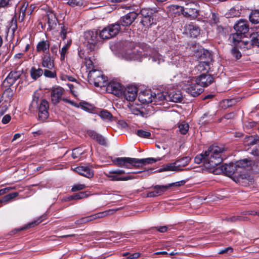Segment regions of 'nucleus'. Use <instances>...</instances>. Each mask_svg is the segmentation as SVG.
<instances>
[{
  "label": "nucleus",
  "mask_w": 259,
  "mask_h": 259,
  "mask_svg": "<svg viewBox=\"0 0 259 259\" xmlns=\"http://www.w3.org/2000/svg\"><path fill=\"white\" fill-rule=\"evenodd\" d=\"M22 74L21 71H12L4 80L3 82L4 85L6 87H10L20 77Z\"/></svg>",
  "instance_id": "11"
},
{
  "label": "nucleus",
  "mask_w": 259,
  "mask_h": 259,
  "mask_svg": "<svg viewBox=\"0 0 259 259\" xmlns=\"http://www.w3.org/2000/svg\"><path fill=\"white\" fill-rule=\"evenodd\" d=\"M250 162L248 161L247 159H244L236 163H231L230 164H221V163L219 164L212 169V172L215 175H220L224 173L229 177H231L235 175L238 172L239 169L242 167H245L250 165Z\"/></svg>",
  "instance_id": "3"
},
{
  "label": "nucleus",
  "mask_w": 259,
  "mask_h": 259,
  "mask_svg": "<svg viewBox=\"0 0 259 259\" xmlns=\"http://www.w3.org/2000/svg\"><path fill=\"white\" fill-rule=\"evenodd\" d=\"M82 154V152L81 151L79 148H76L72 150V157L73 159H76Z\"/></svg>",
  "instance_id": "61"
},
{
  "label": "nucleus",
  "mask_w": 259,
  "mask_h": 259,
  "mask_svg": "<svg viewBox=\"0 0 259 259\" xmlns=\"http://www.w3.org/2000/svg\"><path fill=\"white\" fill-rule=\"evenodd\" d=\"M46 21L48 25V30H51L55 28L57 23V18L55 14L53 12H50L47 14Z\"/></svg>",
  "instance_id": "24"
},
{
  "label": "nucleus",
  "mask_w": 259,
  "mask_h": 259,
  "mask_svg": "<svg viewBox=\"0 0 259 259\" xmlns=\"http://www.w3.org/2000/svg\"><path fill=\"white\" fill-rule=\"evenodd\" d=\"M234 29L237 32H238L242 35H244L249 31V28L248 22L244 20H240L234 26Z\"/></svg>",
  "instance_id": "15"
},
{
  "label": "nucleus",
  "mask_w": 259,
  "mask_h": 259,
  "mask_svg": "<svg viewBox=\"0 0 259 259\" xmlns=\"http://www.w3.org/2000/svg\"><path fill=\"white\" fill-rule=\"evenodd\" d=\"M115 211V210L113 209H109L106 211L100 212L99 213L93 214L91 215V218L92 219V221L95 220L96 219H101L103 218L108 214H110V212L113 213Z\"/></svg>",
  "instance_id": "31"
},
{
  "label": "nucleus",
  "mask_w": 259,
  "mask_h": 259,
  "mask_svg": "<svg viewBox=\"0 0 259 259\" xmlns=\"http://www.w3.org/2000/svg\"><path fill=\"white\" fill-rule=\"evenodd\" d=\"M250 39L253 47H259V31L251 33Z\"/></svg>",
  "instance_id": "37"
},
{
  "label": "nucleus",
  "mask_w": 259,
  "mask_h": 259,
  "mask_svg": "<svg viewBox=\"0 0 259 259\" xmlns=\"http://www.w3.org/2000/svg\"><path fill=\"white\" fill-rule=\"evenodd\" d=\"M79 106L84 110L89 112H92L94 109V107L92 105L85 102H80Z\"/></svg>",
  "instance_id": "42"
},
{
  "label": "nucleus",
  "mask_w": 259,
  "mask_h": 259,
  "mask_svg": "<svg viewBox=\"0 0 259 259\" xmlns=\"http://www.w3.org/2000/svg\"><path fill=\"white\" fill-rule=\"evenodd\" d=\"M227 220L230 222H236L237 221H247V218L246 217H243L241 216H232L231 217L227 218Z\"/></svg>",
  "instance_id": "55"
},
{
  "label": "nucleus",
  "mask_w": 259,
  "mask_h": 259,
  "mask_svg": "<svg viewBox=\"0 0 259 259\" xmlns=\"http://www.w3.org/2000/svg\"><path fill=\"white\" fill-rule=\"evenodd\" d=\"M50 45L48 40H41L39 41L37 46L36 50L38 53H43L44 54H49Z\"/></svg>",
  "instance_id": "23"
},
{
  "label": "nucleus",
  "mask_w": 259,
  "mask_h": 259,
  "mask_svg": "<svg viewBox=\"0 0 259 259\" xmlns=\"http://www.w3.org/2000/svg\"><path fill=\"white\" fill-rule=\"evenodd\" d=\"M60 35L61 38L64 40L66 38V34L70 31L67 25L61 24Z\"/></svg>",
  "instance_id": "48"
},
{
  "label": "nucleus",
  "mask_w": 259,
  "mask_h": 259,
  "mask_svg": "<svg viewBox=\"0 0 259 259\" xmlns=\"http://www.w3.org/2000/svg\"><path fill=\"white\" fill-rule=\"evenodd\" d=\"M176 162L167 163L164 164L161 166L160 169V171H175L177 172L181 171V169H179L177 166V163Z\"/></svg>",
  "instance_id": "27"
},
{
  "label": "nucleus",
  "mask_w": 259,
  "mask_h": 259,
  "mask_svg": "<svg viewBox=\"0 0 259 259\" xmlns=\"http://www.w3.org/2000/svg\"><path fill=\"white\" fill-rule=\"evenodd\" d=\"M11 5V0H0V8H5Z\"/></svg>",
  "instance_id": "62"
},
{
  "label": "nucleus",
  "mask_w": 259,
  "mask_h": 259,
  "mask_svg": "<svg viewBox=\"0 0 259 259\" xmlns=\"http://www.w3.org/2000/svg\"><path fill=\"white\" fill-rule=\"evenodd\" d=\"M253 46L251 41H242L241 40L237 47L239 48L243 51L251 49Z\"/></svg>",
  "instance_id": "40"
},
{
  "label": "nucleus",
  "mask_w": 259,
  "mask_h": 259,
  "mask_svg": "<svg viewBox=\"0 0 259 259\" xmlns=\"http://www.w3.org/2000/svg\"><path fill=\"white\" fill-rule=\"evenodd\" d=\"M170 188V186L167 185H155L153 187L154 190H155L158 196L161 195L163 193L166 191Z\"/></svg>",
  "instance_id": "36"
},
{
  "label": "nucleus",
  "mask_w": 259,
  "mask_h": 259,
  "mask_svg": "<svg viewBox=\"0 0 259 259\" xmlns=\"http://www.w3.org/2000/svg\"><path fill=\"white\" fill-rule=\"evenodd\" d=\"M41 66L49 69H53L54 68V57L51 54H43L41 56Z\"/></svg>",
  "instance_id": "16"
},
{
  "label": "nucleus",
  "mask_w": 259,
  "mask_h": 259,
  "mask_svg": "<svg viewBox=\"0 0 259 259\" xmlns=\"http://www.w3.org/2000/svg\"><path fill=\"white\" fill-rule=\"evenodd\" d=\"M99 33L97 30H88L84 33V42L88 49L92 51L94 50L98 40Z\"/></svg>",
  "instance_id": "7"
},
{
  "label": "nucleus",
  "mask_w": 259,
  "mask_h": 259,
  "mask_svg": "<svg viewBox=\"0 0 259 259\" xmlns=\"http://www.w3.org/2000/svg\"><path fill=\"white\" fill-rule=\"evenodd\" d=\"M165 248H166L167 251H158V252L154 253V254L156 255L169 254L170 255H173L177 254V252H175L174 251H169V245H168V243H165Z\"/></svg>",
  "instance_id": "47"
},
{
  "label": "nucleus",
  "mask_w": 259,
  "mask_h": 259,
  "mask_svg": "<svg viewBox=\"0 0 259 259\" xmlns=\"http://www.w3.org/2000/svg\"><path fill=\"white\" fill-rule=\"evenodd\" d=\"M120 24L118 23L112 24L100 31L99 36L102 39H108L115 36L119 32Z\"/></svg>",
  "instance_id": "6"
},
{
  "label": "nucleus",
  "mask_w": 259,
  "mask_h": 259,
  "mask_svg": "<svg viewBox=\"0 0 259 259\" xmlns=\"http://www.w3.org/2000/svg\"><path fill=\"white\" fill-rule=\"evenodd\" d=\"M209 62L200 61L197 68L199 71L207 70L209 68Z\"/></svg>",
  "instance_id": "51"
},
{
  "label": "nucleus",
  "mask_w": 259,
  "mask_h": 259,
  "mask_svg": "<svg viewBox=\"0 0 259 259\" xmlns=\"http://www.w3.org/2000/svg\"><path fill=\"white\" fill-rule=\"evenodd\" d=\"M11 119V116L9 114H6L3 117L2 122L3 124H7L9 122Z\"/></svg>",
  "instance_id": "64"
},
{
  "label": "nucleus",
  "mask_w": 259,
  "mask_h": 259,
  "mask_svg": "<svg viewBox=\"0 0 259 259\" xmlns=\"http://www.w3.org/2000/svg\"><path fill=\"white\" fill-rule=\"evenodd\" d=\"M19 195V193L18 192H14L12 193H10L9 194H7L4 197H3L0 199V203H6L7 202H9L11 201H12L14 198L18 196Z\"/></svg>",
  "instance_id": "34"
},
{
  "label": "nucleus",
  "mask_w": 259,
  "mask_h": 259,
  "mask_svg": "<svg viewBox=\"0 0 259 259\" xmlns=\"http://www.w3.org/2000/svg\"><path fill=\"white\" fill-rule=\"evenodd\" d=\"M243 35L237 32L231 34L229 36L230 42L233 44L236 47L239 42L242 40L241 39Z\"/></svg>",
  "instance_id": "29"
},
{
  "label": "nucleus",
  "mask_w": 259,
  "mask_h": 259,
  "mask_svg": "<svg viewBox=\"0 0 259 259\" xmlns=\"http://www.w3.org/2000/svg\"><path fill=\"white\" fill-rule=\"evenodd\" d=\"M220 23V19L218 15L213 13L210 20V23L212 27L218 25Z\"/></svg>",
  "instance_id": "53"
},
{
  "label": "nucleus",
  "mask_w": 259,
  "mask_h": 259,
  "mask_svg": "<svg viewBox=\"0 0 259 259\" xmlns=\"http://www.w3.org/2000/svg\"><path fill=\"white\" fill-rule=\"evenodd\" d=\"M238 47H234L231 50V54L233 57L236 60L239 59L241 57V54L237 49Z\"/></svg>",
  "instance_id": "52"
},
{
  "label": "nucleus",
  "mask_w": 259,
  "mask_h": 259,
  "mask_svg": "<svg viewBox=\"0 0 259 259\" xmlns=\"http://www.w3.org/2000/svg\"><path fill=\"white\" fill-rule=\"evenodd\" d=\"M249 19L252 24H257L259 23V11L255 10L252 11L249 15Z\"/></svg>",
  "instance_id": "35"
},
{
  "label": "nucleus",
  "mask_w": 259,
  "mask_h": 259,
  "mask_svg": "<svg viewBox=\"0 0 259 259\" xmlns=\"http://www.w3.org/2000/svg\"><path fill=\"white\" fill-rule=\"evenodd\" d=\"M224 151L222 147L211 145L203 153L197 155L194 158V162L197 164L203 162L205 167L212 171L213 168L222 163V153Z\"/></svg>",
  "instance_id": "1"
},
{
  "label": "nucleus",
  "mask_w": 259,
  "mask_h": 259,
  "mask_svg": "<svg viewBox=\"0 0 259 259\" xmlns=\"http://www.w3.org/2000/svg\"><path fill=\"white\" fill-rule=\"evenodd\" d=\"M235 114L234 112H230L229 113L225 114L222 118V120L223 118L226 119H233L235 117Z\"/></svg>",
  "instance_id": "63"
},
{
  "label": "nucleus",
  "mask_w": 259,
  "mask_h": 259,
  "mask_svg": "<svg viewBox=\"0 0 259 259\" xmlns=\"http://www.w3.org/2000/svg\"><path fill=\"white\" fill-rule=\"evenodd\" d=\"M92 221L91 215L82 218L79 220H76L75 222V224L76 225H80L82 224H85L89 222Z\"/></svg>",
  "instance_id": "54"
},
{
  "label": "nucleus",
  "mask_w": 259,
  "mask_h": 259,
  "mask_svg": "<svg viewBox=\"0 0 259 259\" xmlns=\"http://www.w3.org/2000/svg\"><path fill=\"white\" fill-rule=\"evenodd\" d=\"M196 6L194 3H189L185 7H179L178 8L185 17L194 19L198 15V11L195 8Z\"/></svg>",
  "instance_id": "8"
},
{
  "label": "nucleus",
  "mask_w": 259,
  "mask_h": 259,
  "mask_svg": "<svg viewBox=\"0 0 259 259\" xmlns=\"http://www.w3.org/2000/svg\"><path fill=\"white\" fill-rule=\"evenodd\" d=\"M161 160V158H146L138 159L131 157H117L112 160L113 163L119 167L126 168H139L147 164L155 163Z\"/></svg>",
  "instance_id": "2"
},
{
  "label": "nucleus",
  "mask_w": 259,
  "mask_h": 259,
  "mask_svg": "<svg viewBox=\"0 0 259 259\" xmlns=\"http://www.w3.org/2000/svg\"><path fill=\"white\" fill-rule=\"evenodd\" d=\"M49 103L46 100L42 99L39 100L38 97H34L29 105V110L31 112L38 110V118L44 122L49 117Z\"/></svg>",
  "instance_id": "4"
},
{
  "label": "nucleus",
  "mask_w": 259,
  "mask_h": 259,
  "mask_svg": "<svg viewBox=\"0 0 259 259\" xmlns=\"http://www.w3.org/2000/svg\"><path fill=\"white\" fill-rule=\"evenodd\" d=\"M74 170L78 174L88 178H92L94 175V170L88 166H77L75 168Z\"/></svg>",
  "instance_id": "21"
},
{
  "label": "nucleus",
  "mask_w": 259,
  "mask_h": 259,
  "mask_svg": "<svg viewBox=\"0 0 259 259\" xmlns=\"http://www.w3.org/2000/svg\"><path fill=\"white\" fill-rule=\"evenodd\" d=\"M82 0H68L67 4L72 6H80L82 5Z\"/></svg>",
  "instance_id": "57"
},
{
  "label": "nucleus",
  "mask_w": 259,
  "mask_h": 259,
  "mask_svg": "<svg viewBox=\"0 0 259 259\" xmlns=\"http://www.w3.org/2000/svg\"><path fill=\"white\" fill-rule=\"evenodd\" d=\"M136 134L141 138H149L151 136V133L148 131L142 130L137 131Z\"/></svg>",
  "instance_id": "49"
},
{
  "label": "nucleus",
  "mask_w": 259,
  "mask_h": 259,
  "mask_svg": "<svg viewBox=\"0 0 259 259\" xmlns=\"http://www.w3.org/2000/svg\"><path fill=\"white\" fill-rule=\"evenodd\" d=\"M167 92H162L153 93V102L154 104L161 105L167 102Z\"/></svg>",
  "instance_id": "22"
},
{
  "label": "nucleus",
  "mask_w": 259,
  "mask_h": 259,
  "mask_svg": "<svg viewBox=\"0 0 259 259\" xmlns=\"http://www.w3.org/2000/svg\"><path fill=\"white\" fill-rule=\"evenodd\" d=\"M39 223H40V221H39L38 220L35 221L32 223L28 224V225H27L26 226H25L24 227H21L20 228H18V229H15L12 230L10 232V234H11V235H13V234H16L18 232L23 231L28 228H31V227H34V226L39 224Z\"/></svg>",
  "instance_id": "32"
},
{
  "label": "nucleus",
  "mask_w": 259,
  "mask_h": 259,
  "mask_svg": "<svg viewBox=\"0 0 259 259\" xmlns=\"http://www.w3.org/2000/svg\"><path fill=\"white\" fill-rule=\"evenodd\" d=\"M140 23L146 28H148L154 23L153 17L142 18Z\"/></svg>",
  "instance_id": "38"
},
{
  "label": "nucleus",
  "mask_w": 259,
  "mask_h": 259,
  "mask_svg": "<svg viewBox=\"0 0 259 259\" xmlns=\"http://www.w3.org/2000/svg\"><path fill=\"white\" fill-rule=\"evenodd\" d=\"M138 89L134 85H129L122 90L124 98L128 101H134L137 96Z\"/></svg>",
  "instance_id": "12"
},
{
  "label": "nucleus",
  "mask_w": 259,
  "mask_h": 259,
  "mask_svg": "<svg viewBox=\"0 0 259 259\" xmlns=\"http://www.w3.org/2000/svg\"><path fill=\"white\" fill-rule=\"evenodd\" d=\"M88 196V195L85 192H81L79 193L74 194L75 200L83 199L87 198Z\"/></svg>",
  "instance_id": "60"
},
{
  "label": "nucleus",
  "mask_w": 259,
  "mask_h": 259,
  "mask_svg": "<svg viewBox=\"0 0 259 259\" xmlns=\"http://www.w3.org/2000/svg\"><path fill=\"white\" fill-rule=\"evenodd\" d=\"M125 47H127L130 49V51L127 52L126 53L130 55L129 59H132L134 58V55L133 53L131 52L133 50V49H135V44L132 42H125Z\"/></svg>",
  "instance_id": "50"
},
{
  "label": "nucleus",
  "mask_w": 259,
  "mask_h": 259,
  "mask_svg": "<svg viewBox=\"0 0 259 259\" xmlns=\"http://www.w3.org/2000/svg\"><path fill=\"white\" fill-rule=\"evenodd\" d=\"M184 90L193 97L198 96L203 91V89L196 82L185 85Z\"/></svg>",
  "instance_id": "13"
},
{
  "label": "nucleus",
  "mask_w": 259,
  "mask_h": 259,
  "mask_svg": "<svg viewBox=\"0 0 259 259\" xmlns=\"http://www.w3.org/2000/svg\"><path fill=\"white\" fill-rule=\"evenodd\" d=\"M214 27L215 28L217 32L221 35H223L226 33V28L221 25H217Z\"/></svg>",
  "instance_id": "56"
},
{
  "label": "nucleus",
  "mask_w": 259,
  "mask_h": 259,
  "mask_svg": "<svg viewBox=\"0 0 259 259\" xmlns=\"http://www.w3.org/2000/svg\"><path fill=\"white\" fill-rule=\"evenodd\" d=\"M191 159L190 157L186 156L176 160V162H178L177 163V166L179 169H181V171L187 170L186 168L184 169L183 167L187 165L190 163Z\"/></svg>",
  "instance_id": "28"
},
{
  "label": "nucleus",
  "mask_w": 259,
  "mask_h": 259,
  "mask_svg": "<svg viewBox=\"0 0 259 259\" xmlns=\"http://www.w3.org/2000/svg\"><path fill=\"white\" fill-rule=\"evenodd\" d=\"M183 100V96L179 91H172L167 92V102L175 103L182 102Z\"/></svg>",
  "instance_id": "18"
},
{
  "label": "nucleus",
  "mask_w": 259,
  "mask_h": 259,
  "mask_svg": "<svg viewBox=\"0 0 259 259\" xmlns=\"http://www.w3.org/2000/svg\"><path fill=\"white\" fill-rule=\"evenodd\" d=\"M88 134L91 138H92L94 140H95L99 144L102 145H106V140L105 138L103 137L101 135L97 133L96 132L94 131H88Z\"/></svg>",
  "instance_id": "25"
},
{
  "label": "nucleus",
  "mask_w": 259,
  "mask_h": 259,
  "mask_svg": "<svg viewBox=\"0 0 259 259\" xmlns=\"http://www.w3.org/2000/svg\"><path fill=\"white\" fill-rule=\"evenodd\" d=\"M63 93V89L61 87H58L52 90L51 97L52 102L54 104H57L62 100Z\"/></svg>",
  "instance_id": "20"
},
{
  "label": "nucleus",
  "mask_w": 259,
  "mask_h": 259,
  "mask_svg": "<svg viewBox=\"0 0 259 259\" xmlns=\"http://www.w3.org/2000/svg\"><path fill=\"white\" fill-rule=\"evenodd\" d=\"M88 79L91 83L97 87H105L107 84V77L99 70L90 71L88 74Z\"/></svg>",
  "instance_id": "5"
},
{
  "label": "nucleus",
  "mask_w": 259,
  "mask_h": 259,
  "mask_svg": "<svg viewBox=\"0 0 259 259\" xmlns=\"http://www.w3.org/2000/svg\"><path fill=\"white\" fill-rule=\"evenodd\" d=\"M130 110L132 114L136 115H140L142 117H144L146 114L143 109H140L134 106H132L130 107Z\"/></svg>",
  "instance_id": "41"
},
{
  "label": "nucleus",
  "mask_w": 259,
  "mask_h": 259,
  "mask_svg": "<svg viewBox=\"0 0 259 259\" xmlns=\"http://www.w3.org/2000/svg\"><path fill=\"white\" fill-rule=\"evenodd\" d=\"M138 16L136 12H131L121 17L117 23H119L120 26L121 25L123 27L129 26L134 22Z\"/></svg>",
  "instance_id": "10"
},
{
  "label": "nucleus",
  "mask_w": 259,
  "mask_h": 259,
  "mask_svg": "<svg viewBox=\"0 0 259 259\" xmlns=\"http://www.w3.org/2000/svg\"><path fill=\"white\" fill-rule=\"evenodd\" d=\"M244 142L246 143L248 145H253L256 144V142L254 141V136H246L245 138Z\"/></svg>",
  "instance_id": "58"
},
{
  "label": "nucleus",
  "mask_w": 259,
  "mask_h": 259,
  "mask_svg": "<svg viewBox=\"0 0 259 259\" xmlns=\"http://www.w3.org/2000/svg\"><path fill=\"white\" fill-rule=\"evenodd\" d=\"M188 30L192 37H196L200 34V29L199 27L196 25L193 24L189 25Z\"/></svg>",
  "instance_id": "30"
},
{
  "label": "nucleus",
  "mask_w": 259,
  "mask_h": 259,
  "mask_svg": "<svg viewBox=\"0 0 259 259\" xmlns=\"http://www.w3.org/2000/svg\"><path fill=\"white\" fill-rule=\"evenodd\" d=\"M105 176L109 178L110 180L113 181H123V177L119 176L118 174H113L110 173V171L108 173H105Z\"/></svg>",
  "instance_id": "43"
},
{
  "label": "nucleus",
  "mask_w": 259,
  "mask_h": 259,
  "mask_svg": "<svg viewBox=\"0 0 259 259\" xmlns=\"http://www.w3.org/2000/svg\"><path fill=\"white\" fill-rule=\"evenodd\" d=\"M179 131L183 135H185L189 130V124L187 123L183 122L179 125Z\"/></svg>",
  "instance_id": "46"
},
{
  "label": "nucleus",
  "mask_w": 259,
  "mask_h": 259,
  "mask_svg": "<svg viewBox=\"0 0 259 259\" xmlns=\"http://www.w3.org/2000/svg\"><path fill=\"white\" fill-rule=\"evenodd\" d=\"M30 73L31 77L33 79L36 80L42 75L43 74V70L41 68L36 69L33 67L31 68Z\"/></svg>",
  "instance_id": "33"
},
{
  "label": "nucleus",
  "mask_w": 259,
  "mask_h": 259,
  "mask_svg": "<svg viewBox=\"0 0 259 259\" xmlns=\"http://www.w3.org/2000/svg\"><path fill=\"white\" fill-rule=\"evenodd\" d=\"M123 89L122 85L120 83L115 81H111L106 85L107 92L117 97H119L122 95Z\"/></svg>",
  "instance_id": "9"
},
{
  "label": "nucleus",
  "mask_w": 259,
  "mask_h": 259,
  "mask_svg": "<svg viewBox=\"0 0 259 259\" xmlns=\"http://www.w3.org/2000/svg\"><path fill=\"white\" fill-rule=\"evenodd\" d=\"M139 100L143 104H149L153 102V94L151 92L143 93L139 96Z\"/></svg>",
  "instance_id": "26"
},
{
  "label": "nucleus",
  "mask_w": 259,
  "mask_h": 259,
  "mask_svg": "<svg viewBox=\"0 0 259 259\" xmlns=\"http://www.w3.org/2000/svg\"><path fill=\"white\" fill-rule=\"evenodd\" d=\"M195 56L200 61L209 62L212 60L211 54L207 50L201 49L195 53Z\"/></svg>",
  "instance_id": "17"
},
{
  "label": "nucleus",
  "mask_w": 259,
  "mask_h": 259,
  "mask_svg": "<svg viewBox=\"0 0 259 259\" xmlns=\"http://www.w3.org/2000/svg\"><path fill=\"white\" fill-rule=\"evenodd\" d=\"M85 188V186L84 184H76L74 185L71 188L72 192H76L77 191L81 190Z\"/></svg>",
  "instance_id": "59"
},
{
  "label": "nucleus",
  "mask_w": 259,
  "mask_h": 259,
  "mask_svg": "<svg viewBox=\"0 0 259 259\" xmlns=\"http://www.w3.org/2000/svg\"><path fill=\"white\" fill-rule=\"evenodd\" d=\"M43 73L46 77L49 78H55L57 76L56 71L54 68L53 69H45L43 71Z\"/></svg>",
  "instance_id": "45"
},
{
  "label": "nucleus",
  "mask_w": 259,
  "mask_h": 259,
  "mask_svg": "<svg viewBox=\"0 0 259 259\" xmlns=\"http://www.w3.org/2000/svg\"><path fill=\"white\" fill-rule=\"evenodd\" d=\"M156 11L152 9L144 8L141 10L140 14L142 18L153 17V14Z\"/></svg>",
  "instance_id": "39"
},
{
  "label": "nucleus",
  "mask_w": 259,
  "mask_h": 259,
  "mask_svg": "<svg viewBox=\"0 0 259 259\" xmlns=\"http://www.w3.org/2000/svg\"><path fill=\"white\" fill-rule=\"evenodd\" d=\"M149 60L154 67L162 66L164 63L163 57L157 52L152 53Z\"/></svg>",
  "instance_id": "19"
},
{
  "label": "nucleus",
  "mask_w": 259,
  "mask_h": 259,
  "mask_svg": "<svg viewBox=\"0 0 259 259\" xmlns=\"http://www.w3.org/2000/svg\"><path fill=\"white\" fill-rule=\"evenodd\" d=\"M195 81L196 82L200 87H206L212 83L213 78L210 74L202 73L195 80Z\"/></svg>",
  "instance_id": "14"
},
{
  "label": "nucleus",
  "mask_w": 259,
  "mask_h": 259,
  "mask_svg": "<svg viewBox=\"0 0 259 259\" xmlns=\"http://www.w3.org/2000/svg\"><path fill=\"white\" fill-rule=\"evenodd\" d=\"M99 115L103 119L106 120H110L113 117L111 113L106 110L101 111Z\"/></svg>",
  "instance_id": "44"
}]
</instances>
